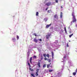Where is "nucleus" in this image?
<instances>
[{
	"mask_svg": "<svg viewBox=\"0 0 77 77\" xmlns=\"http://www.w3.org/2000/svg\"><path fill=\"white\" fill-rule=\"evenodd\" d=\"M72 16L73 19L72 20V21L71 22V25H72V23H75V22H76V19L75 18V16H74V12H72Z\"/></svg>",
	"mask_w": 77,
	"mask_h": 77,
	"instance_id": "1",
	"label": "nucleus"
},
{
	"mask_svg": "<svg viewBox=\"0 0 77 77\" xmlns=\"http://www.w3.org/2000/svg\"><path fill=\"white\" fill-rule=\"evenodd\" d=\"M50 34H49V33H48L47 35H46V38L47 39H48L49 38V37H50Z\"/></svg>",
	"mask_w": 77,
	"mask_h": 77,
	"instance_id": "2",
	"label": "nucleus"
},
{
	"mask_svg": "<svg viewBox=\"0 0 77 77\" xmlns=\"http://www.w3.org/2000/svg\"><path fill=\"white\" fill-rule=\"evenodd\" d=\"M46 5H47V6H49L50 5H51V3H47L46 4Z\"/></svg>",
	"mask_w": 77,
	"mask_h": 77,
	"instance_id": "3",
	"label": "nucleus"
},
{
	"mask_svg": "<svg viewBox=\"0 0 77 77\" xmlns=\"http://www.w3.org/2000/svg\"><path fill=\"white\" fill-rule=\"evenodd\" d=\"M40 63L39 62H38V63H37V65H38V67H40L41 66L40 65Z\"/></svg>",
	"mask_w": 77,
	"mask_h": 77,
	"instance_id": "4",
	"label": "nucleus"
},
{
	"mask_svg": "<svg viewBox=\"0 0 77 77\" xmlns=\"http://www.w3.org/2000/svg\"><path fill=\"white\" fill-rule=\"evenodd\" d=\"M51 26V24H50L49 25H47L46 26V27L47 28H48V27H50V26Z\"/></svg>",
	"mask_w": 77,
	"mask_h": 77,
	"instance_id": "5",
	"label": "nucleus"
},
{
	"mask_svg": "<svg viewBox=\"0 0 77 77\" xmlns=\"http://www.w3.org/2000/svg\"><path fill=\"white\" fill-rule=\"evenodd\" d=\"M34 42H36V43H37V42H38V40H36V39H34Z\"/></svg>",
	"mask_w": 77,
	"mask_h": 77,
	"instance_id": "6",
	"label": "nucleus"
},
{
	"mask_svg": "<svg viewBox=\"0 0 77 77\" xmlns=\"http://www.w3.org/2000/svg\"><path fill=\"white\" fill-rule=\"evenodd\" d=\"M63 14V13H62V12H61V14H60V18H62Z\"/></svg>",
	"mask_w": 77,
	"mask_h": 77,
	"instance_id": "7",
	"label": "nucleus"
},
{
	"mask_svg": "<svg viewBox=\"0 0 77 77\" xmlns=\"http://www.w3.org/2000/svg\"><path fill=\"white\" fill-rule=\"evenodd\" d=\"M54 18H57V15H55L54 16Z\"/></svg>",
	"mask_w": 77,
	"mask_h": 77,
	"instance_id": "8",
	"label": "nucleus"
},
{
	"mask_svg": "<svg viewBox=\"0 0 77 77\" xmlns=\"http://www.w3.org/2000/svg\"><path fill=\"white\" fill-rule=\"evenodd\" d=\"M32 58L31 57L30 59V61L31 63H32Z\"/></svg>",
	"mask_w": 77,
	"mask_h": 77,
	"instance_id": "9",
	"label": "nucleus"
},
{
	"mask_svg": "<svg viewBox=\"0 0 77 77\" xmlns=\"http://www.w3.org/2000/svg\"><path fill=\"white\" fill-rule=\"evenodd\" d=\"M73 35V34H72L71 35H69V38H71V36Z\"/></svg>",
	"mask_w": 77,
	"mask_h": 77,
	"instance_id": "10",
	"label": "nucleus"
},
{
	"mask_svg": "<svg viewBox=\"0 0 77 77\" xmlns=\"http://www.w3.org/2000/svg\"><path fill=\"white\" fill-rule=\"evenodd\" d=\"M73 75H76V72H73Z\"/></svg>",
	"mask_w": 77,
	"mask_h": 77,
	"instance_id": "11",
	"label": "nucleus"
},
{
	"mask_svg": "<svg viewBox=\"0 0 77 77\" xmlns=\"http://www.w3.org/2000/svg\"><path fill=\"white\" fill-rule=\"evenodd\" d=\"M51 54L52 55V57L53 58V56H54V54L53 53V52H51Z\"/></svg>",
	"mask_w": 77,
	"mask_h": 77,
	"instance_id": "12",
	"label": "nucleus"
},
{
	"mask_svg": "<svg viewBox=\"0 0 77 77\" xmlns=\"http://www.w3.org/2000/svg\"><path fill=\"white\" fill-rule=\"evenodd\" d=\"M35 75L36 76H38V72H36Z\"/></svg>",
	"mask_w": 77,
	"mask_h": 77,
	"instance_id": "13",
	"label": "nucleus"
},
{
	"mask_svg": "<svg viewBox=\"0 0 77 77\" xmlns=\"http://www.w3.org/2000/svg\"><path fill=\"white\" fill-rule=\"evenodd\" d=\"M39 14V13H38V12H37L36 13V16H38V14Z\"/></svg>",
	"mask_w": 77,
	"mask_h": 77,
	"instance_id": "14",
	"label": "nucleus"
},
{
	"mask_svg": "<svg viewBox=\"0 0 77 77\" xmlns=\"http://www.w3.org/2000/svg\"><path fill=\"white\" fill-rule=\"evenodd\" d=\"M33 59H36V56L34 55L33 57Z\"/></svg>",
	"mask_w": 77,
	"mask_h": 77,
	"instance_id": "15",
	"label": "nucleus"
},
{
	"mask_svg": "<svg viewBox=\"0 0 77 77\" xmlns=\"http://www.w3.org/2000/svg\"><path fill=\"white\" fill-rule=\"evenodd\" d=\"M46 56H47V57H48V58H49V54H48Z\"/></svg>",
	"mask_w": 77,
	"mask_h": 77,
	"instance_id": "16",
	"label": "nucleus"
},
{
	"mask_svg": "<svg viewBox=\"0 0 77 77\" xmlns=\"http://www.w3.org/2000/svg\"><path fill=\"white\" fill-rule=\"evenodd\" d=\"M43 56L44 57H46V54H43Z\"/></svg>",
	"mask_w": 77,
	"mask_h": 77,
	"instance_id": "17",
	"label": "nucleus"
},
{
	"mask_svg": "<svg viewBox=\"0 0 77 77\" xmlns=\"http://www.w3.org/2000/svg\"><path fill=\"white\" fill-rule=\"evenodd\" d=\"M29 69L31 71H33V69H32L31 68H30Z\"/></svg>",
	"mask_w": 77,
	"mask_h": 77,
	"instance_id": "18",
	"label": "nucleus"
},
{
	"mask_svg": "<svg viewBox=\"0 0 77 77\" xmlns=\"http://www.w3.org/2000/svg\"><path fill=\"white\" fill-rule=\"evenodd\" d=\"M31 75L33 77H35V75H34L33 74H31Z\"/></svg>",
	"mask_w": 77,
	"mask_h": 77,
	"instance_id": "19",
	"label": "nucleus"
},
{
	"mask_svg": "<svg viewBox=\"0 0 77 77\" xmlns=\"http://www.w3.org/2000/svg\"><path fill=\"white\" fill-rule=\"evenodd\" d=\"M17 40H18V39H19V36H18V35H17Z\"/></svg>",
	"mask_w": 77,
	"mask_h": 77,
	"instance_id": "20",
	"label": "nucleus"
},
{
	"mask_svg": "<svg viewBox=\"0 0 77 77\" xmlns=\"http://www.w3.org/2000/svg\"><path fill=\"white\" fill-rule=\"evenodd\" d=\"M55 2L56 3H58V0H55Z\"/></svg>",
	"mask_w": 77,
	"mask_h": 77,
	"instance_id": "21",
	"label": "nucleus"
},
{
	"mask_svg": "<svg viewBox=\"0 0 77 77\" xmlns=\"http://www.w3.org/2000/svg\"><path fill=\"white\" fill-rule=\"evenodd\" d=\"M50 66V64H48L47 65V68H48V67Z\"/></svg>",
	"mask_w": 77,
	"mask_h": 77,
	"instance_id": "22",
	"label": "nucleus"
},
{
	"mask_svg": "<svg viewBox=\"0 0 77 77\" xmlns=\"http://www.w3.org/2000/svg\"><path fill=\"white\" fill-rule=\"evenodd\" d=\"M46 66L45 64L43 65V67L44 68H45V67Z\"/></svg>",
	"mask_w": 77,
	"mask_h": 77,
	"instance_id": "23",
	"label": "nucleus"
},
{
	"mask_svg": "<svg viewBox=\"0 0 77 77\" xmlns=\"http://www.w3.org/2000/svg\"><path fill=\"white\" fill-rule=\"evenodd\" d=\"M64 29H65V32H66V27H65Z\"/></svg>",
	"mask_w": 77,
	"mask_h": 77,
	"instance_id": "24",
	"label": "nucleus"
},
{
	"mask_svg": "<svg viewBox=\"0 0 77 77\" xmlns=\"http://www.w3.org/2000/svg\"><path fill=\"white\" fill-rule=\"evenodd\" d=\"M53 71V70H49V71L50 72H52V71Z\"/></svg>",
	"mask_w": 77,
	"mask_h": 77,
	"instance_id": "25",
	"label": "nucleus"
},
{
	"mask_svg": "<svg viewBox=\"0 0 77 77\" xmlns=\"http://www.w3.org/2000/svg\"><path fill=\"white\" fill-rule=\"evenodd\" d=\"M47 58L46 57H45V60H47Z\"/></svg>",
	"mask_w": 77,
	"mask_h": 77,
	"instance_id": "26",
	"label": "nucleus"
},
{
	"mask_svg": "<svg viewBox=\"0 0 77 77\" xmlns=\"http://www.w3.org/2000/svg\"><path fill=\"white\" fill-rule=\"evenodd\" d=\"M34 35H35V36H36L37 35H36V34L35 33H34Z\"/></svg>",
	"mask_w": 77,
	"mask_h": 77,
	"instance_id": "27",
	"label": "nucleus"
},
{
	"mask_svg": "<svg viewBox=\"0 0 77 77\" xmlns=\"http://www.w3.org/2000/svg\"><path fill=\"white\" fill-rule=\"evenodd\" d=\"M48 62H51V60H49Z\"/></svg>",
	"mask_w": 77,
	"mask_h": 77,
	"instance_id": "28",
	"label": "nucleus"
},
{
	"mask_svg": "<svg viewBox=\"0 0 77 77\" xmlns=\"http://www.w3.org/2000/svg\"><path fill=\"white\" fill-rule=\"evenodd\" d=\"M39 41H41H41H42V39H39Z\"/></svg>",
	"mask_w": 77,
	"mask_h": 77,
	"instance_id": "29",
	"label": "nucleus"
},
{
	"mask_svg": "<svg viewBox=\"0 0 77 77\" xmlns=\"http://www.w3.org/2000/svg\"><path fill=\"white\" fill-rule=\"evenodd\" d=\"M41 59L42 60V59H43V57H41Z\"/></svg>",
	"mask_w": 77,
	"mask_h": 77,
	"instance_id": "30",
	"label": "nucleus"
},
{
	"mask_svg": "<svg viewBox=\"0 0 77 77\" xmlns=\"http://www.w3.org/2000/svg\"><path fill=\"white\" fill-rule=\"evenodd\" d=\"M28 65H29V66H30V63H28Z\"/></svg>",
	"mask_w": 77,
	"mask_h": 77,
	"instance_id": "31",
	"label": "nucleus"
},
{
	"mask_svg": "<svg viewBox=\"0 0 77 77\" xmlns=\"http://www.w3.org/2000/svg\"><path fill=\"white\" fill-rule=\"evenodd\" d=\"M67 47H68V44H67Z\"/></svg>",
	"mask_w": 77,
	"mask_h": 77,
	"instance_id": "32",
	"label": "nucleus"
},
{
	"mask_svg": "<svg viewBox=\"0 0 77 77\" xmlns=\"http://www.w3.org/2000/svg\"><path fill=\"white\" fill-rule=\"evenodd\" d=\"M48 13H50V11H48Z\"/></svg>",
	"mask_w": 77,
	"mask_h": 77,
	"instance_id": "33",
	"label": "nucleus"
},
{
	"mask_svg": "<svg viewBox=\"0 0 77 77\" xmlns=\"http://www.w3.org/2000/svg\"><path fill=\"white\" fill-rule=\"evenodd\" d=\"M65 58H66V57L64 56V59H65Z\"/></svg>",
	"mask_w": 77,
	"mask_h": 77,
	"instance_id": "34",
	"label": "nucleus"
},
{
	"mask_svg": "<svg viewBox=\"0 0 77 77\" xmlns=\"http://www.w3.org/2000/svg\"><path fill=\"white\" fill-rule=\"evenodd\" d=\"M47 9H48V8H47L46 9V11H47Z\"/></svg>",
	"mask_w": 77,
	"mask_h": 77,
	"instance_id": "35",
	"label": "nucleus"
},
{
	"mask_svg": "<svg viewBox=\"0 0 77 77\" xmlns=\"http://www.w3.org/2000/svg\"><path fill=\"white\" fill-rule=\"evenodd\" d=\"M61 9H62V6H61Z\"/></svg>",
	"mask_w": 77,
	"mask_h": 77,
	"instance_id": "36",
	"label": "nucleus"
},
{
	"mask_svg": "<svg viewBox=\"0 0 77 77\" xmlns=\"http://www.w3.org/2000/svg\"><path fill=\"white\" fill-rule=\"evenodd\" d=\"M70 42V40H69V42Z\"/></svg>",
	"mask_w": 77,
	"mask_h": 77,
	"instance_id": "37",
	"label": "nucleus"
},
{
	"mask_svg": "<svg viewBox=\"0 0 77 77\" xmlns=\"http://www.w3.org/2000/svg\"><path fill=\"white\" fill-rule=\"evenodd\" d=\"M76 72H77V69H76Z\"/></svg>",
	"mask_w": 77,
	"mask_h": 77,
	"instance_id": "38",
	"label": "nucleus"
},
{
	"mask_svg": "<svg viewBox=\"0 0 77 77\" xmlns=\"http://www.w3.org/2000/svg\"><path fill=\"white\" fill-rule=\"evenodd\" d=\"M50 65L51 64V63H50Z\"/></svg>",
	"mask_w": 77,
	"mask_h": 77,
	"instance_id": "39",
	"label": "nucleus"
},
{
	"mask_svg": "<svg viewBox=\"0 0 77 77\" xmlns=\"http://www.w3.org/2000/svg\"><path fill=\"white\" fill-rule=\"evenodd\" d=\"M70 77H72V76H70Z\"/></svg>",
	"mask_w": 77,
	"mask_h": 77,
	"instance_id": "40",
	"label": "nucleus"
},
{
	"mask_svg": "<svg viewBox=\"0 0 77 77\" xmlns=\"http://www.w3.org/2000/svg\"><path fill=\"white\" fill-rule=\"evenodd\" d=\"M37 70H38V69H37Z\"/></svg>",
	"mask_w": 77,
	"mask_h": 77,
	"instance_id": "41",
	"label": "nucleus"
}]
</instances>
